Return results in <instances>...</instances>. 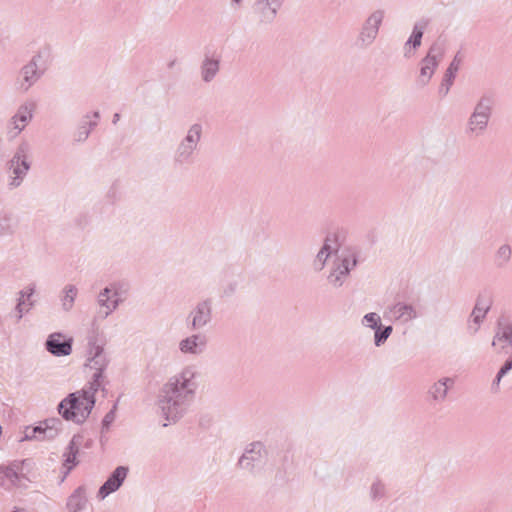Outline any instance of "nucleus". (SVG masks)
Instances as JSON below:
<instances>
[{
    "label": "nucleus",
    "mask_w": 512,
    "mask_h": 512,
    "mask_svg": "<svg viewBox=\"0 0 512 512\" xmlns=\"http://www.w3.org/2000/svg\"><path fill=\"white\" fill-rule=\"evenodd\" d=\"M40 56H34L26 65H24L17 76L15 87L21 93H26L40 79L39 70Z\"/></svg>",
    "instance_id": "nucleus-8"
},
{
    "label": "nucleus",
    "mask_w": 512,
    "mask_h": 512,
    "mask_svg": "<svg viewBox=\"0 0 512 512\" xmlns=\"http://www.w3.org/2000/svg\"><path fill=\"white\" fill-rule=\"evenodd\" d=\"M33 292V288H28L20 292V297L18 298V303L15 307L17 322L20 321L23 315L32 308L33 302L30 301V297L32 296Z\"/></svg>",
    "instance_id": "nucleus-30"
},
{
    "label": "nucleus",
    "mask_w": 512,
    "mask_h": 512,
    "mask_svg": "<svg viewBox=\"0 0 512 512\" xmlns=\"http://www.w3.org/2000/svg\"><path fill=\"white\" fill-rule=\"evenodd\" d=\"M109 363L110 358L103 346L93 343L89 348L87 358V366L94 371L93 374L99 373V375H104V371L107 369Z\"/></svg>",
    "instance_id": "nucleus-14"
},
{
    "label": "nucleus",
    "mask_w": 512,
    "mask_h": 512,
    "mask_svg": "<svg viewBox=\"0 0 512 512\" xmlns=\"http://www.w3.org/2000/svg\"><path fill=\"white\" fill-rule=\"evenodd\" d=\"M341 250L338 249V244L335 238L327 237L325 239V242L322 246V248L319 250V252L316 255V258L314 260V267L316 270L321 271L325 264L327 259L332 255L337 253H340Z\"/></svg>",
    "instance_id": "nucleus-20"
},
{
    "label": "nucleus",
    "mask_w": 512,
    "mask_h": 512,
    "mask_svg": "<svg viewBox=\"0 0 512 512\" xmlns=\"http://www.w3.org/2000/svg\"><path fill=\"white\" fill-rule=\"evenodd\" d=\"M443 54L444 51L440 44L431 45L426 56L419 62V73L416 78L418 88H424L430 83Z\"/></svg>",
    "instance_id": "nucleus-7"
},
{
    "label": "nucleus",
    "mask_w": 512,
    "mask_h": 512,
    "mask_svg": "<svg viewBox=\"0 0 512 512\" xmlns=\"http://www.w3.org/2000/svg\"><path fill=\"white\" fill-rule=\"evenodd\" d=\"M63 297L61 299L62 308L65 311H70L74 305L75 298L77 296L78 290L74 285H67L63 289Z\"/></svg>",
    "instance_id": "nucleus-37"
},
{
    "label": "nucleus",
    "mask_w": 512,
    "mask_h": 512,
    "mask_svg": "<svg viewBox=\"0 0 512 512\" xmlns=\"http://www.w3.org/2000/svg\"><path fill=\"white\" fill-rule=\"evenodd\" d=\"M492 305V300L489 296L479 295L477 297L475 306L471 312L470 318L468 320V331L471 334H475L479 328L481 323L486 317V314L490 310Z\"/></svg>",
    "instance_id": "nucleus-11"
},
{
    "label": "nucleus",
    "mask_w": 512,
    "mask_h": 512,
    "mask_svg": "<svg viewBox=\"0 0 512 512\" xmlns=\"http://www.w3.org/2000/svg\"><path fill=\"white\" fill-rule=\"evenodd\" d=\"M95 400H87L79 391L70 393L58 405L59 414L67 421L82 424L90 415Z\"/></svg>",
    "instance_id": "nucleus-2"
},
{
    "label": "nucleus",
    "mask_w": 512,
    "mask_h": 512,
    "mask_svg": "<svg viewBox=\"0 0 512 512\" xmlns=\"http://www.w3.org/2000/svg\"><path fill=\"white\" fill-rule=\"evenodd\" d=\"M41 438V426L27 427L24 431V437L22 440H40Z\"/></svg>",
    "instance_id": "nucleus-42"
},
{
    "label": "nucleus",
    "mask_w": 512,
    "mask_h": 512,
    "mask_svg": "<svg viewBox=\"0 0 512 512\" xmlns=\"http://www.w3.org/2000/svg\"><path fill=\"white\" fill-rule=\"evenodd\" d=\"M41 426V438L40 440H52L62 430L63 423L58 418L46 419L40 424Z\"/></svg>",
    "instance_id": "nucleus-28"
},
{
    "label": "nucleus",
    "mask_w": 512,
    "mask_h": 512,
    "mask_svg": "<svg viewBox=\"0 0 512 512\" xmlns=\"http://www.w3.org/2000/svg\"><path fill=\"white\" fill-rule=\"evenodd\" d=\"M362 324L370 329L375 330L381 326V318L377 313H367L362 319Z\"/></svg>",
    "instance_id": "nucleus-41"
},
{
    "label": "nucleus",
    "mask_w": 512,
    "mask_h": 512,
    "mask_svg": "<svg viewBox=\"0 0 512 512\" xmlns=\"http://www.w3.org/2000/svg\"><path fill=\"white\" fill-rule=\"evenodd\" d=\"M385 14L386 12L384 9H375L367 16V18L363 22V25L379 32L382 22L385 18Z\"/></svg>",
    "instance_id": "nucleus-35"
},
{
    "label": "nucleus",
    "mask_w": 512,
    "mask_h": 512,
    "mask_svg": "<svg viewBox=\"0 0 512 512\" xmlns=\"http://www.w3.org/2000/svg\"><path fill=\"white\" fill-rule=\"evenodd\" d=\"M203 136V125L199 122L191 124L179 142L175 151V160L184 164L192 161Z\"/></svg>",
    "instance_id": "nucleus-4"
},
{
    "label": "nucleus",
    "mask_w": 512,
    "mask_h": 512,
    "mask_svg": "<svg viewBox=\"0 0 512 512\" xmlns=\"http://www.w3.org/2000/svg\"><path fill=\"white\" fill-rule=\"evenodd\" d=\"M455 380L452 377H442L434 382L428 390L430 399L437 404L443 403L446 398L448 391L453 388Z\"/></svg>",
    "instance_id": "nucleus-17"
},
{
    "label": "nucleus",
    "mask_w": 512,
    "mask_h": 512,
    "mask_svg": "<svg viewBox=\"0 0 512 512\" xmlns=\"http://www.w3.org/2000/svg\"><path fill=\"white\" fill-rule=\"evenodd\" d=\"M511 370H512V358L510 360H507L504 363V365L500 368V370L498 371L496 378L492 383V390L494 392L498 391L501 379Z\"/></svg>",
    "instance_id": "nucleus-40"
},
{
    "label": "nucleus",
    "mask_w": 512,
    "mask_h": 512,
    "mask_svg": "<svg viewBox=\"0 0 512 512\" xmlns=\"http://www.w3.org/2000/svg\"><path fill=\"white\" fill-rule=\"evenodd\" d=\"M12 468H17V479L19 482L22 481V479L30 480L29 475L33 470L34 463L30 459H25L22 461H14L11 463Z\"/></svg>",
    "instance_id": "nucleus-34"
},
{
    "label": "nucleus",
    "mask_w": 512,
    "mask_h": 512,
    "mask_svg": "<svg viewBox=\"0 0 512 512\" xmlns=\"http://www.w3.org/2000/svg\"><path fill=\"white\" fill-rule=\"evenodd\" d=\"M236 290V284L235 283H231L229 284L223 291V293L226 295V296H229V295H232Z\"/></svg>",
    "instance_id": "nucleus-45"
},
{
    "label": "nucleus",
    "mask_w": 512,
    "mask_h": 512,
    "mask_svg": "<svg viewBox=\"0 0 512 512\" xmlns=\"http://www.w3.org/2000/svg\"><path fill=\"white\" fill-rule=\"evenodd\" d=\"M129 469L125 466H118L108 477L105 483L99 488L97 498L104 500L111 493L116 492L125 481Z\"/></svg>",
    "instance_id": "nucleus-13"
},
{
    "label": "nucleus",
    "mask_w": 512,
    "mask_h": 512,
    "mask_svg": "<svg viewBox=\"0 0 512 512\" xmlns=\"http://www.w3.org/2000/svg\"><path fill=\"white\" fill-rule=\"evenodd\" d=\"M357 264L356 254L350 249H342L337 253L332 270L328 276V282L333 287H341L349 275V272Z\"/></svg>",
    "instance_id": "nucleus-6"
},
{
    "label": "nucleus",
    "mask_w": 512,
    "mask_h": 512,
    "mask_svg": "<svg viewBox=\"0 0 512 512\" xmlns=\"http://www.w3.org/2000/svg\"><path fill=\"white\" fill-rule=\"evenodd\" d=\"M119 303L118 293L115 291L111 294L109 287L104 288L97 296V304L99 306L98 317L101 319L107 318L118 308Z\"/></svg>",
    "instance_id": "nucleus-15"
},
{
    "label": "nucleus",
    "mask_w": 512,
    "mask_h": 512,
    "mask_svg": "<svg viewBox=\"0 0 512 512\" xmlns=\"http://www.w3.org/2000/svg\"><path fill=\"white\" fill-rule=\"evenodd\" d=\"M17 227V217L11 212L0 210V237L13 235Z\"/></svg>",
    "instance_id": "nucleus-27"
},
{
    "label": "nucleus",
    "mask_w": 512,
    "mask_h": 512,
    "mask_svg": "<svg viewBox=\"0 0 512 512\" xmlns=\"http://www.w3.org/2000/svg\"><path fill=\"white\" fill-rule=\"evenodd\" d=\"M280 8L272 6L268 2H263L261 0H256L253 11L256 14L258 20L262 23H271Z\"/></svg>",
    "instance_id": "nucleus-24"
},
{
    "label": "nucleus",
    "mask_w": 512,
    "mask_h": 512,
    "mask_svg": "<svg viewBox=\"0 0 512 512\" xmlns=\"http://www.w3.org/2000/svg\"><path fill=\"white\" fill-rule=\"evenodd\" d=\"M492 106L493 101L488 96H482L477 101L465 127V134L469 138H479L485 134L492 115Z\"/></svg>",
    "instance_id": "nucleus-3"
},
{
    "label": "nucleus",
    "mask_w": 512,
    "mask_h": 512,
    "mask_svg": "<svg viewBox=\"0 0 512 512\" xmlns=\"http://www.w3.org/2000/svg\"><path fill=\"white\" fill-rule=\"evenodd\" d=\"M512 345V324L499 323L492 346L505 349Z\"/></svg>",
    "instance_id": "nucleus-25"
},
{
    "label": "nucleus",
    "mask_w": 512,
    "mask_h": 512,
    "mask_svg": "<svg viewBox=\"0 0 512 512\" xmlns=\"http://www.w3.org/2000/svg\"><path fill=\"white\" fill-rule=\"evenodd\" d=\"M428 25V20H420L414 24L413 31L405 44V56L411 57L414 52L421 45L422 36L425 28Z\"/></svg>",
    "instance_id": "nucleus-21"
},
{
    "label": "nucleus",
    "mask_w": 512,
    "mask_h": 512,
    "mask_svg": "<svg viewBox=\"0 0 512 512\" xmlns=\"http://www.w3.org/2000/svg\"><path fill=\"white\" fill-rule=\"evenodd\" d=\"M207 344L206 335L201 333L192 334L179 342V350L183 354L200 355L206 350Z\"/></svg>",
    "instance_id": "nucleus-16"
},
{
    "label": "nucleus",
    "mask_w": 512,
    "mask_h": 512,
    "mask_svg": "<svg viewBox=\"0 0 512 512\" xmlns=\"http://www.w3.org/2000/svg\"><path fill=\"white\" fill-rule=\"evenodd\" d=\"M119 119H120V114L115 113V114L113 115V121H112V122H113V124H116V123L119 121Z\"/></svg>",
    "instance_id": "nucleus-47"
},
{
    "label": "nucleus",
    "mask_w": 512,
    "mask_h": 512,
    "mask_svg": "<svg viewBox=\"0 0 512 512\" xmlns=\"http://www.w3.org/2000/svg\"><path fill=\"white\" fill-rule=\"evenodd\" d=\"M30 154V144L26 141L21 142L9 162V170L12 179L10 186L18 187L26 177L31 165Z\"/></svg>",
    "instance_id": "nucleus-5"
},
{
    "label": "nucleus",
    "mask_w": 512,
    "mask_h": 512,
    "mask_svg": "<svg viewBox=\"0 0 512 512\" xmlns=\"http://www.w3.org/2000/svg\"><path fill=\"white\" fill-rule=\"evenodd\" d=\"M220 69V59L215 54L206 53L201 63L200 72L204 82H211Z\"/></svg>",
    "instance_id": "nucleus-19"
},
{
    "label": "nucleus",
    "mask_w": 512,
    "mask_h": 512,
    "mask_svg": "<svg viewBox=\"0 0 512 512\" xmlns=\"http://www.w3.org/2000/svg\"><path fill=\"white\" fill-rule=\"evenodd\" d=\"M15 471H17V468H12L11 464L9 466H0V486L11 489L20 485L16 476L17 472Z\"/></svg>",
    "instance_id": "nucleus-31"
},
{
    "label": "nucleus",
    "mask_w": 512,
    "mask_h": 512,
    "mask_svg": "<svg viewBox=\"0 0 512 512\" xmlns=\"http://www.w3.org/2000/svg\"><path fill=\"white\" fill-rule=\"evenodd\" d=\"M73 339L60 332L50 334L45 342L46 350L56 357L69 356L72 353Z\"/></svg>",
    "instance_id": "nucleus-12"
},
{
    "label": "nucleus",
    "mask_w": 512,
    "mask_h": 512,
    "mask_svg": "<svg viewBox=\"0 0 512 512\" xmlns=\"http://www.w3.org/2000/svg\"><path fill=\"white\" fill-rule=\"evenodd\" d=\"M393 331L392 326L379 327L375 329L374 344L379 347L383 345Z\"/></svg>",
    "instance_id": "nucleus-39"
},
{
    "label": "nucleus",
    "mask_w": 512,
    "mask_h": 512,
    "mask_svg": "<svg viewBox=\"0 0 512 512\" xmlns=\"http://www.w3.org/2000/svg\"><path fill=\"white\" fill-rule=\"evenodd\" d=\"M370 494L373 499H378L384 494V485L381 482H375L372 484Z\"/></svg>",
    "instance_id": "nucleus-43"
},
{
    "label": "nucleus",
    "mask_w": 512,
    "mask_h": 512,
    "mask_svg": "<svg viewBox=\"0 0 512 512\" xmlns=\"http://www.w3.org/2000/svg\"><path fill=\"white\" fill-rule=\"evenodd\" d=\"M192 330H200L212 320V302L209 299L198 302L187 317Z\"/></svg>",
    "instance_id": "nucleus-10"
},
{
    "label": "nucleus",
    "mask_w": 512,
    "mask_h": 512,
    "mask_svg": "<svg viewBox=\"0 0 512 512\" xmlns=\"http://www.w3.org/2000/svg\"><path fill=\"white\" fill-rule=\"evenodd\" d=\"M460 64L461 58L459 57V54H456L454 59L450 63L449 67L447 68L443 78V82L439 88V93L442 96H446L449 93L450 87L453 84L454 78L459 70Z\"/></svg>",
    "instance_id": "nucleus-26"
},
{
    "label": "nucleus",
    "mask_w": 512,
    "mask_h": 512,
    "mask_svg": "<svg viewBox=\"0 0 512 512\" xmlns=\"http://www.w3.org/2000/svg\"><path fill=\"white\" fill-rule=\"evenodd\" d=\"M266 457V450L261 442L248 444L239 458L238 465L241 469L252 472L261 465Z\"/></svg>",
    "instance_id": "nucleus-9"
},
{
    "label": "nucleus",
    "mask_w": 512,
    "mask_h": 512,
    "mask_svg": "<svg viewBox=\"0 0 512 512\" xmlns=\"http://www.w3.org/2000/svg\"><path fill=\"white\" fill-rule=\"evenodd\" d=\"M87 488L78 486L66 499L65 508L68 512H82L87 508Z\"/></svg>",
    "instance_id": "nucleus-18"
},
{
    "label": "nucleus",
    "mask_w": 512,
    "mask_h": 512,
    "mask_svg": "<svg viewBox=\"0 0 512 512\" xmlns=\"http://www.w3.org/2000/svg\"><path fill=\"white\" fill-rule=\"evenodd\" d=\"M93 117L95 120L99 118V112H94ZM97 125V121H89L85 122L81 127H79L77 133H76V140L77 141H84L88 138L91 130Z\"/></svg>",
    "instance_id": "nucleus-38"
},
{
    "label": "nucleus",
    "mask_w": 512,
    "mask_h": 512,
    "mask_svg": "<svg viewBox=\"0 0 512 512\" xmlns=\"http://www.w3.org/2000/svg\"><path fill=\"white\" fill-rule=\"evenodd\" d=\"M78 453V444L76 443V437H73L68 446V452L65 453V460L63 463V477L61 481L67 477L70 471L73 469L76 460V454Z\"/></svg>",
    "instance_id": "nucleus-32"
},
{
    "label": "nucleus",
    "mask_w": 512,
    "mask_h": 512,
    "mask_svg": "<svg viewBox=\"0 0 512 512\" xmlns=\"http://www.w3.org/2000/svg\"><path fill=\"white\" fill-rule=\"evenodd\" d=\"M100 389L105 391V376L97 373L92 375V379L88 383V386L79 390V392L81 395H84L87 400H95V393Z\"/></svg>",
    "instance_id": "nucleus-29"
},
{
    "label": "nucleus",
    "mask_w": 512,
    "mask_h": 512,
    "mask_svg": "<svg viewBox=\"0 0 512 512\" xmlns=\"http://www.w3.org/2000/svg\"><path fill=\"white\" fill-rule=\"evenodd\" d=\"M199 377L197 367L190 364L172 375L162 386L158 407L169 423H176L187 413L195 398Z\"/></svg>",
    "instance_id": "nucleus-1"
},
{
    "label": "nucleus",
    "mask_w": 512,
    "mask_h": 512,
    "mask_svg": "<svg viewBox=\"0 0 512 512\" xmlns=\"http://www.w3.org/2000/svg\"><path fill=\"white\" fill-rule=\"evenodd\" d=\"M512 257V248L509 244H502L497 249L494 261L497 267H505L508 265Z\"/></svg>",
    "instance_id": "nucleus-36"
},
{
    "label": "nucleus",
    "mask_w": 512,
    "mask_h": 512,
    "mask_svg": "<svg viewBox=\"0 0 512 512\" xmlns=\"http://www.w3.org/2000/svg\"><path fill=\"white\" fill-rule=\"evenodd\" d=\"M14 512H17V511H14Z\"/></svg>",
    "instance_id": "nucleus-48"
},
{
    "label": "nucleus",
    "mask_w": 512,
    "mask_h": 512,
    "mask_svg": "<svg viewBox=\"0 0 512 512\" xmlns=\"http://www.w3.org/2000/svg\"><path fill=\"white\" fill-rule=\"evenodd\" d=\"M115 412L116 405H114L113 409H111L105 416L102 421L103 428L108 429L110 424L115 420Z\"/></svg>",
    "instance_id": "nucleus-44"
},
{
    "label": "nucleus",
    "mask_w": 512,
    "mask_h": 512,
    "mask_svg": "<svg viewBox=\"0 0 512 512\" xmlns=\"http://www.w3.org/2000/svg\"><path fill=\"white\" fill-rule=\"evenodd\" d=\"M389 313L394 320L401 321L402 323H408L418 317V313L412 305L402 302L390 307Z\"/></svg>",
    "instance_id": "nucleus-22"
},
{
    "label": "nucleus",
    "mask_w": 512,
    "mask_h": 512,
    "mask_svg": "<svg viewBox=\"0 0 512 512\" xmlns=\"http://www.w3.org/2000/svg\"><path fill=\"white\" fill-rule=\"evenodd\" d=\"M33 117V106L31 104L21 105L16 114L12 117L11 124L16 130V134L20 133Z\"/></svg>",
    "instance_id": "nucleus-23"
},
{
    "label": "nucleus",
    "mask_w": 512,
    "mask_h": 512,
    "mask_svg": "<svg viewBox=\"0 0 512 512\" xmlns=\"http://www.w3.org/2000/svg\"><path fill=\"white\" fill-rule=\"evenodd\" d=\"M243 0H231L230 6L232 9L237 10L242 7Z\"/></svg>",
    "instance_id": "nucleus-46"
},
{
    "label": "nucleus",
    "mask_w": 512,
    "mask_h": 512,
    "mask_svg": "<svg viewBox=\"0 0 512 512\" xmlns=\"http://www.w3.org/2000/svg\"><path fill=\"white\" fill-rule=\"evenodd\" d=\"M378 34V31L372 30V28H369L362 24L359 34L357 36V44L361 48H368L375 42Z\"/></svg>",
    "instance_id": "nucleus-33"
}]
</instances>
